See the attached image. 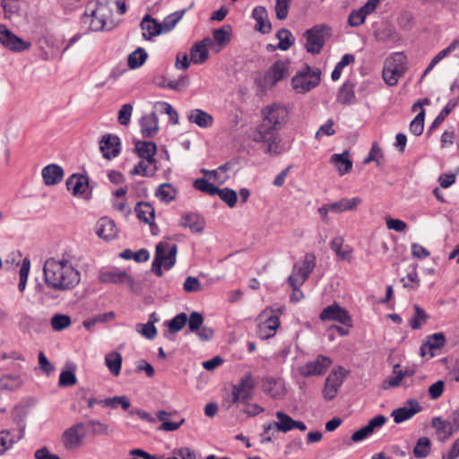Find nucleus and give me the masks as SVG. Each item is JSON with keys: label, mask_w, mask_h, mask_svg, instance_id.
<instances>
[{"label": "nucleus", "mask_w": 459, "mask_h": 459, "mask_svg": "<svg viewBox=\"0 0 459 459\" xmlns=\"http://www.w3.org/2000/svg\"><path fill=\"white\" fill-rule=\"evenodd\" d=\"M414 315L409 321V325L416 330L420 329L423 324H425L428 315L425 313V311L419 306L414 305Z\"/></svg>", "instance_id": "49"}, {"label": "nucleus", "mask_w": 459, "mask_h": 459, "mask_svg": "<svg viewBox=\"0 0 459 459\" xmlns=\"http://www.w3.org/2000/svg\"><path fill=\"white\" fill-rule=\"evenodd\" d=\"M141 133L145 138L153 137L159 129L158 117L154 112L144 115L140 120Z\"/></svg>", "instance_id": "28"}, {"label": "nucleus", "mask_w": 459, "mask_h": 459, "mask_svg": "<svg viewBox=\"0 0 459 459\" xmlns=\"http://www.w3.org/2000/svg\"><path fill=\"white\" fill-rule=\"evenodd\" d=\"M276 418L279 420L273 423L274 428L281 432L286 433L293 429L294 420L290 416L284 413L283 411H277Z\"/></svg>", "instance_id": "45"}, {"label": "nucleus", "mask_w": 459, "mask_h": 459, "mask_svg": "<svg viewBox=\"0 0 459 459\" xmlns=\"http://www.w3.org/2000/svg\"><path fill=\"white\" fill-rule=\"evenodd\" d=\"M332 359L329 357L319 355L314 360H309L299 368V372L305 377L312 376H320L332 365Z\"/></svg>", "instance_id": "13"}, {"label": "nucleus", "mask_w": 459, "mask_h": 459, "mask_svg": "<svg viewBox=\"0 0 459 459\" xmlns=\"http://www.w3.org/2000/svg\"><path fill=\"white\" fill-rule=\"evenodd\" d=\"M193 186L195 189L206 193L210 195H215L218 192V187L209 183L204 178H197L194 181Z\"/></svg>", "instance_id": "54"}, {"label": "nucleus", "mask_w": 459, "mask_h": 459, "mask_svg": "<svg viewBox=\"0 0 459 459\" xmlns=\"http://www.w3.org/2000/svg\"><path fill=\"white\" fill-rule=\"evenodd\" d=\"M99 280L104 283H126L132 290L134 289L135 285L134 280L124 271L101 272L99 275Z\"/></svg>", "instance_id": "18"}, {"label": "nucleus", "mask_w": 459, "mask_h": 459, "mask_svg": "<svg viewBox=\"0 0 459 459\" xmlns=\"http://www.w3.org/2000/svg\"><path fill=\"white\" fill-rule=\"evenodd\" d=\"M213 46V40L211 38H204L196 42L190 50V60L194 64H203L209 57V48Z\"/></svg>", "instance_id": "17"}, {"label": "nucleus", "mask_w": 459, "mask_h": 459, "mask_svg": "<svg viewBox=\"0 0 459 459\" xmlns=\"http://www.w3.org/2000/svg\"><path fill=\"white\" fill-rule=\"evenodd\" d=\"M182 228H187L192 232H202L204 229L205 221L203 217L195 212L184 213L178 222Z\"/></svg>", "instance_id": "24"}, {"label": "nucleus", "mask_w": 459, "mask_h": 459, "mask_svg": "<svg viewBox=\"0 0 459 459\" xmlns=\"http://www.w3.org/2000/svg\"><path fill=\"white\" fill-rule=\"evenodd\" d=\"M254 141L256 143H266L267 148L265 152L271 155H279L284 152V148L281 144V140L277 132L268 131V134L264 136L260 134L259 130H256L254 134Z\"/></svg>", "instance_id": "14"}, {"label": "nucleus", "mask_w": 459, "mask_h": 459, "mask_svg": "<svg viewBox=\"0 0 459 459\" xmlns=\"http://www.w3.org/2000/svg\"><path fill=\"white\" fill-rule=\"evenodd\" d=\"M22 385V377L19 375L7 374L0 377V390L13 391Z\"/></svg>", "instance_id": "42"}, {"label": "nucleus", "mask_w": 459, "mask_h": 459, "mask_svg": "<svg viewBox=\"0 0 459 459\" xmlns=\"http://www.w3.org/2000/svg\"><path fill=\"white\" fill-rule=\"evenodd\" d=\"M344 239L342 237H335L330 242L331 249L335 253L336 256L340 260H351L352 249L346 246L343 248Z\"/></svg>", "instance_id": "38"}, {"label": "nucleus", "mask_w": 459, "mask_h": 459, "mask_svg": "<svg viewBox=\"0 0 459 459\" xmlns=\"http://www.w3.org/2000/svg\"><path fill=\"white\" fill-rule=\"evenodd\" d=\"M255 388V381L250 372L244 374L238 382L232 385L222 400V406L227 410L231 409L234 405L247 403L254 397Z\"/></svg>", "instance_id": "2"}, {"label": "nucleus", "mask_w": 459, "mask_h": 459, "mask_svg": "<svg viewBox=\"0 0 459 459\" xmlns=\"http://www.w3.org/2000/svg\"><path fill=\"white\" fill-rule=\"evenodd\" d=\"M185 10L175 12L164 18L162 22L160 23L161 32L167 33L175 28L177 23L182 19Z\"/></svg>", "instance_id": "48"}, {"label": "nucleus", "mask_w": 459, "mask_h": 459, "mask_svg": "<svg viewBox=\"0 0 459 459\" xmlns=\"http://www.w3.org/2000/svg\"><path fill=\"white\" fill-rule=\"evenodd\" d=\"M262 388L265 394L273 399H281L285 395V385L281 378H264Z\"/></svg>", "instance_id": "23"}, {"label": "nucleus", "mask_w": 459, "mask_h": 459, "mask_svg": "<svg viewBox=\"0 0 459 459\" xmlns=\"http://www.w3.org/2000/svg\"><path fill=\"white\" fill-rule=\"evenodd\" d=\"M0 44L13 52L28 50L31 43L13 33L5 25H0Z\"/></svg>", "instance_id": "11"}, {"label": "nucleus", "mask_w": 459, "mask_h": 459, "mask_svg": "<svg viewBox=\"0 0 459 459\" xmlns=\"http://www.w3.org/2000/svg\"><path fill=\"white\" fill-rule=\"evenodd\" d=\"M276 38L279 40L278 48L286 51L290 48V47L295 42V38L292 33L287 29H281L276 33Z\"/></svg>", "instance_id": "46"}, {"label": "nucleus", "mask_w": 459, "mask_h": 459, "mask_svg": "<svg viewBox=\"0 0 459 459\" xmlns=\"http://www.w3.org/2000/svg\"><path fill=\"white\" fill-rule=\"evenodd\" d=\"M178 247L174 243L161 241L155 248V257L152 262V270L159 277L162 276V267L166 270L171 269L177 259Z\"/></svg>", "instance_id": "6"}, {"label": "nucleus", "mask_w": 459, "mask_h": 459, "mask_svg": "<svg viewBox=\"0 0 459 459\" xmlns=\"http://www.w3.org/2000/svg\"><path fill=\"white\" fill-rule=\"evenodd\" d=\"M86 436L87 430L84 423L77 422L63 432L61 442L66 450L75 451L82 446Z\"/></svg>", "instance_id": "9"}, {"label": "nucleus", "mask_w": 459, "mask_h": 459, "mask_svg": "<svg viewBox=\"0 0 459 459\" xmlns=\"http://www.w3.org/2000/svg\"><path fill=\"white\" fill-rule=\"evenodd\" d=\"M330 161L337 169L341 176L348 173L352 168V162L349 158V152L347 151L340 154H333Z\"/></svg>", "instance_id": "35"}, {"label": "nucleus", "mask_w": 459, "mask_h": 459, "mask_svg": "<svg viewBox=\"0 0 459 459\" xmlns=\"http://www.w3.org/2000/svg\"><path fill=\"white\" fill-rule=\"evenodd\" d=\"M446 336L443 333H436L429 335L426 342L420 347V355L426 356L429 354L430 357L435 356V351L443 348L446 344Z\"/></svg>", "instance_id": "20"}, {"label": "nucleus", "mask_w": 459, "mask_h": 459, "mask_svg": "<svg viewBox=\"0 0 459 459\" xmlns=\"http://www.w3.org/2000/svg\"><path fill=\"white\" fill-rule=\"evenodd\" d=\"M319 318L322 321H336L347 327L352 325L349 312L336 302L325 307L320 313Z\"/></svg>", "instance_id": "12"}, {"label": "nucleus", "mask_w": 459, "mask_h": 459, "mask_svg": "<svg viewBox=\"0 0 459 459\" xmlns=\"http://www.w3.org/2000/svg\"><path fill=\"white\" fill-rule=\"evenodd\" d=\"M217 195L220 196V198L225 202L230 208L234 207L237 203V193L228 187L220 189L218 188Z\"/></svg>", "instance_id": "55"}, {"label": "nucleus", "mask_w": 459, "mask_h": 459, "mask_svg": "<svg viewBox=\"0 0 459 459\" xmlns=\"http://www.w3.org/2000/svg\"><path fill=\"white\" fill-rule=\"evenodd\" d=\"M403 285L406 289L416 290L420 285V278L416 268L413 267L412 270L408 273L406 277L401 279Z\"/></svg>", "instance_id": "56"}, {"label": "nucleus", "mask_w": 459, "mask_h": 459, "mask_svg": "<svg viewBox=\"0 0 459 459\" xmlns=\"http://www.w3.org/2000/svg\"><path fill=\"white\" fill-rule=\"evenodd\" d=\"M105 364L113 376H118L122 366V355L117 351L108 353L105 357Z\"/></svg>", "instance_id": "41"}, {"label": "nucleus", "mask_w": 459, "mask_h": 459, "mask_svg": "<svg viewBox=\"0 0 459 459\" xmlns=\"http://www.w3.org/2000/svg\"><path fill=\"white\" fill-rule=\"evenodd\" d=\"M252 17L255 20V30L267 34L272 30V25L268 19V13L264 6H256L252 12Z\"/></svg>", "instance_id": "29"}, {"label": "nucleus", "mask_w": 459, "mask_h": 459, "mask_svg": "<svg viewBox=\"0 0 459 459\" xmlns=\"http://www.w3.org/2000/svg\"><path fill=\"white\" fill-rule=\"evenodd\" d=\"M157 161L149 162L148 160L142 159L130 171L132 176L152 177L157 171Z\"/></svg>", "instance_id": "40"}, {"label": "nucleus", "mask_w": 459, "mask_h": 459, "mask_svg": "<svg viewBox=\"0 0 459 459\" xmlns=\"http://www.w3.org/2000/svg\"><path fill=\"white\" fill-rule=\"evenodd\" d=\"M431 450V441L427 437H421L418 439L414 448L413 455L418 459L427 457Z\"/></svg>", "instance_id": "44"}, {"label": "nucleus", "mask_w": 459, "mask_h": 459, "mask_svg": "<svg viewBox=\"0 0 459 459\" xmlns=\"http://www.w3.org/2000/svg\"><path fill=\"white\" fill-rule=\"evenodd\" d=\"M400 366L398 364L394 367V373L395 376L389 377L383 382L384 389L394 388L400 385L402 380L405 377V373H400L398 370Z\"/></svg>", "instance_id": "52"}, {"label": "nucleus", "mask_w": 459, "mask_h": 459, "mask_svg": "<svg viewBox=\"0 0 459 459\" xmlns=\"http://www.w3.org/2000/svg\"><path fill=\"white\" fill-rule=\"evenodd\" d=\"M100 149L104 158L110 160L118 155L120 152V140L112 134L104 135L100 141Z\"/></svg>", "instance_id": "19"}, {"label": "nucleus", "mask_w": 459, "mask_h": 459, "mask_svg": "<svg viewBox=\"0 0 459 459\" xmlns=\"http://www.w3.org/2000/svg\"><path fill=\"white\" fill-rule=\"evenodd\" d=\"M424 118L425 110L421 109V111L414 117V119L410 124V131L411 134L419 136L423 133Z\"/></svg>", "instance_id": "53"}, {"label": "nucleus", "mask_w": 459, "mask_h": 459, "mask_svg": "<svg viewBox=\"0 0 459 459\" xmlns=\"http://www.w3.org/2000/svg\"><path fill=\"white\" fill-rule=\"evenodd\" d=\"M316 255L313 253H307L302 263L294 264L293 269L298 272L299 275L307 280L316 266Z\"/></svg>", "instance_id": "36"}, {"label": "nucleus", "mask_w": 459, "mask_h": 459, "mask_svg": "<svg viewBox=\"0 0 459 459\" xmlns=\"http://www.w3.org/2000/svg\"><path fill=\"white\" fill-rule=\"evenodd\" d=\"M330 36L331 29L329 26L325 24L313 26L304 33L306 50L313 55L319 54Z\"/></svg>", "instance_id": "8"}, {"label": "nucleus", "mask_w": 459, "mask_h": 459, "mask_svg": "<svg viewBox=\"0 0 459 459\" xmlns=\"http://www.w3.org/2000/svg\"><path fill=\"white\" fill-rule=\"evenodd\" d=\"M88 186V178L83 175L73 174L66 180V187L74 196L85 194Z\"/></svg>", "instance_id": "25"}, {"label": "nucleus", "mask_w": 459, "mask_h": 459, "mask_svg": "<svg viewBox=\"0 0 459 459\" xmlns=\"http://www.w3.org/2000/svg\"><path fill=\"white\" fill-rule=\"evenodd\" d=\"M186 117L189 122L195 124L201 128H209L212 126L214 122L213 117L211 114L200 108L189 110Z\"/></svg>", "instance_id": "26"}, {"label": "nucleus", "mask_w": 459, "mask_h": 459, "mask_svg": "<svg viewBox=\"0 0 459 459\" xmlns=\"http://www.w3.org/2000/svg\"><path fill=\"white\" fill-rule=\"evenodd\" d=\"M147 52L143 48H138L134 52H132L127 58L128 66L131 69H135L140 67L144 64L147 59Z\"/></svg>", "instance_id": "47"}, {"label": "nucleus", "mask_w": 459, "mask_h": 459, "mask_svg": "<svg viewBox=\"0 0 459 459\" xmlns=\"http://www.w3.org/2000/svg\"><path fill=\"white\" fill-rule=\"evenodd\" d=\"M337 100L342 104H351L355 101L353 83L346 82L342 84L338 92Z\"/></svg>", "instance_id": "43"}, {"label": "nucleus", "mask_w": 459, "mask_h": 459, "mask_svg": "<svg viewBox=\"0 0 459 459\" xmlns=\"http://www.w3.org/2000/svg\"><path fill=\"white\" fill-rule=\"evenodd\" d=\"M41 175L44 184L49 186L60 183L65 177V172L61 166L52 163L42 169Z\"/></svg>", "instance_id": "22"}, {"label": "nucleus", "mask_w": 459, "mask_h": 459, "mask_svg": "<svg viewBox=\"0 0 459 459\" xmlns=\"http://www.w3.org/2000/svg\"><path fill=\"white\" fill-rule=\"evenodd\" d=\"M289 111L284 105L279 103H273L266 106L262 110V124L258 126L257 130L260 134H268V131L277 132L287 122Z\"/></svg>", "instance_id": "3"}, {"label": "nucleus", "mask_w": 459, "mask_h": 459, "mask_svg": "<svg viewBox=\"0 0 459 459\" xmlns=\"http://www.w3.org/2000/svg\"><path fill=\"white\" fill-rule=\"evenodd\" d=\"M321 81V71L305 65L292 78L291 84L298 93H306L316 88Z\"/></svg>", "instance_id": "7"}, {"label": "nucleus", "mask_w": 459, "mask_h": 459, "mask_svg": "<svg viewBox=\"0 0 459 459\" xmlns=\"http://www.w3.org/2000/svg\"><path fill=\"white\" fill-rule=\"evenodd\" d=\"M140 26L143 30V37L146 40H151L162 33L160 23L151 15H145Z\"/></svg>", "instance_id": "30"}, {"label": "nucleus", "mask_w": 459, "mask_h": 459, "mask_svg": "<svg viewBox=\"0 0 459 459\" xmlns=\"http://www.w3.org/2000/svg\"><path fill=\"white\" fill-rule=\"evenodd\" d=\"M96 232L98 236L105 240H110L117 237V229L114 221L109 218H100L96 226Z\"/></svg>", "instance_id": "27"}, {"label": "nucleus", "mask_w": 459, "mask_h": 459, "mask_svg": "<svg viewBox=\"0 0 459 459\" xmlns=\"http://www.w3.org/2000/svg\"><path fill=\"white\" fill-rule=\"evenodd\" d=\"M407 69L406 56L402 52L393 53L384 63L383 79L387 85L395 86Z\"/></svg>", "instance_id": "5"}, {"label": "nucleus", "mask_w": 459, "mask_h": 459, "mask_svg": "<svg viewBox=\"0 0 459 459\" xmlns=\"http://www.w3.org/2000/svg\"><path fill=\"white\" fill-rule=\"evenodd\" d=\"M456 106V102L450 100L446 107L440 111L438 116L435 118L432 125L429 127V130H433L436 127H437L445 119L446 117L451 113L453 108Z\"/></svg>", "instance_id": "58"}, {"label": "nucleus", "mask_w": 459, "mask_h": 459, "mask_svg": "<svg viewBox=\"0 0 459 459\" xmlns=\"http://www.w3.org/2000/svg\"><path fill=\"white\" fill-rule=\"evenodd\" d=\"M178 195V190L177 188L169 184V183H163L160 184L156 191H155V196L162 203L169 204L176 199Z\"/></svg>", "instance_id": "37"}, {"label": "nucleus", "mask_w": 459, "mask_h": 459, "mask_svg": "<svg viewBox=\"0 0 459 459\" xmlns=\"http://www.w3.org/2000/svg\"><path fill=\"white\" fill-rule=\"evenodd\" d=\"M69 316L56 314L51 318V326L55 331H62L71 325Z\"/></svg>", "instance_id": "51"}, {"label": "nucleus", "mask_w": 459, "mask_h": 459, "mask_svg": "<svg viewBox=\"0 0 459 459\" xmlns=\"http://www.w3.org/2000/svg\"><path fill=\"white\" fill-rule=\"evenodd\" d=\"M135 152L141 159L148 160L149 162L157 161L154 158L157 146L153 142L136 141Z\"/></svg>", "instance_id": "33"}, {"label": "nucleus", "mask_w": 459, "mask_h": 459, "mask_svg": "<svg viewBox=\"0 0 459 459\" xmlns=\"http://www.w3.org/2000/svg\"><path fill=\"white\" fill-rule=\"evenodd\" d=\"M76 377L72 371H62L59 376L58 385L60 386H71L76 384Z\"/></svg>", "instance_id": "63"}, {"label": "nucleus", "mask_w": 459, "mask_h": 459, "mask_svg": "<svg viewBox=\"0 0 459 459\" xmlns=\"http://www.w3.org/2000/svg\"><path fill=\"white\" fill-rule=\"evenodd\" d=\"M263 317H264V319H262L259 323V334L261 338L268 339L275 334L280 325V320L275 315L267 316L266 311L262 315V318Z\"/></svg>", "instance_id": "21"}, {"label": "nucleus", "mask_w": 459, "mask_h": 459, "mask_svg": "<svg viewBox=\"0 0 459 459\" xmlns=\"http://www.w3.org/2000/svg\"><path fill=\"white\" fill-rule=\"evenodd\" d=\"M361 198L356 196L352 198H342L337 202L330 203L331 212L341 213L346 211H355L361 204Z\"/></svg>", "instance_id": "32"}, {"label": "nucleus", "mask_w": 459, "mask_h": 459, "mask_svg": "<svg viewBox=\"0 0 459 459\" xmlns=\"http://www.w3.org/2000/svg\"><path fill=\"white\" fill-rule=\"evenodd\" d=\"M458 47H459V39H455L451 42V44L447 48H444L437 55H436L434 56V58L432 59V61L434 62V64L439 63L443 58H445L446 56H448L453 51H455Z\"/></svg>", "instance_id": "61"}, {"label": "nucleus", "mask_w": 459, "mask_h": 459, "mask_svg": "<svg viewBox=\"0 0 459 459\" xmlns=\"http://www.w3.org/2000/svg\"><path fill=\"white\" fill-rule=\"evenodd\" d=\"M365 19V14L359 9L353 10L349 15L348 23L351 27H358L364 23Z\"/></svg>", "instance_id": "64"}, {"label": "nucleus", "mask_w": 459, "mask_h": 459, "mask_svg": "<svg viewBox=\"0 0 459 459\" xmlns=\"http://www.w3.org/2000/svg\"><path fill=\"white\" fill-rule=\"evenodd\" d=\"M287 73V65L284 62H275L267 71L263 78L262 86L264 88H272L279 81L282 80Z\"/></svg>", "instance_id": "16"}, {"label": "nucleus", "mask_w": 459, "mask_h": 459, "mask_svg": "<svg viewBox=\"0 0 459 459\" xmlns=\"http://www.w3.org/2000/svg\"><path fill=\"white\" fill-rule=\"evenodd\" d=\"M136 331L145 338L152 340L157 335V329L153 325V322H148L146 324H138L136 325Z\"/></svg>", "instance_id": "57"}, {"label": "nucleus", "mask_w": 459, "mask_h": 459, "mask_svg": "<svg viewBox=\"0 0 459 459\" xmlns=\"http://www.w3.org/2000/svg\"><path fill=\"white\" fill-rule=\"evenodd\" d=\"M187 323V316L186 313H179L171 320L167 322L169 331L171 333L179 332Z\"/></svg>", "instance_id": "50"}, {"label": "nucleus", "mask_w": 459, "mask_h": 459, "mask_svg": "<svg viewBox=\"0 0 459 459\" xmlns=\"http://www.w3.org/2000/svg\"><path fill=\"white\" fill-rule=\"evenodd\" d=\"M346 377V371L342 367L334 368L325 379L323 389V396L325 399L333 400L339 391Z\"/></svg>", "instance_id": "10"}, {"label": "nucleus", "mask_w": 459, "mask_h": 459, "mask_svg": "<svg viewBox=\"0 0 459 459\" xmlns=\"http://www.w3.org/2000/svg\"><path fill=\"white\" fill-rule=\"evenodd\" d=\"M109 17L110 10L106 4L90 2L82 16V24L87 30L100 31L105 28Z\"/></svg>", "instance_id": "4"}, {"label": "nucleus", "mask_w": 459, "mask_h": 459, "mask_svg": "<svg viewBox=\"0 0 459 459\" xmlns=\"http://www.w3.org/2000/svg\"><path fill=\"white\" fill-rule=\"evenodd\" d=\"M134 212L137 218L149 225H152L155 219V210L149 203L139 202L137 203Z\"/></svg>", "instance_id": "34"}, {"label": "nucleus", "mask_w": 459, "mask_h": 459, "mask_svg": "<svg viewBox=\"0 0 459 459\" xmlns=\"http://www.w3.org/2000/svg\"><path fill=\"white\" fill-rule=\"evenodd\" d=\"M177 411H157V419L161 422V425L160 426L159 429L162 431H175L180 428L181 425L184 424L185 419L182 418L178 422H171L167 420V417L172 416L173 414H176Z\"/></svg>", "instance_id": "39"}, {"label": "nucleus", "mask_w": 459, "mask_h": 459, "mask_svg": "<svg viewBox=\"0 0 459 459\" xmlns=\"http://www.w3.org/2000/svg\"><path fill=\"white\" fill-rule=\"evenodd\" d=\"M421 411V406L415 399L408 400L403 407L394 410L391 416L395 423H402L411 419L415 414Z\"/></svg>", "instance_id": "15"}, {"label": "nucleus", "mask_w": 459, "mask_h": 459, "mask_svg": "<svg viewBox=\"0 0 459 459\" xmlns=\"http://www.w3.org/2000/svg\"><path fill=\"white\" fill-rule=\"evenodd\" d=\"M133 112V106L129 103L124 104L118 111L117 120L122 126H127L130 122Z\"/></svg>", "instance_id": "60"}, {"label": "nucleus", "mask_w": 459, "mask_h": 459, "mask_svg": "<svg viewBox=\"0 0 459 459\" xmlns=\"http://www.w3.org/2000/svg\"><path fill=\"white\" fill-rule=\"evenodd\" d=\"M189 330L193 333H196L203 325L204 317L198 312H192L187 318Z\"/></svg>", "instance_id": "59"}, {"label": "nucleus", "mask_w": 459, "mask_h": 459, "mask_svg": "<svg viewBox=\"0 0 459 459\" xmlns=\"http://www.w3.org/2000/svg\"><path fill=\"white\" fill-rule=\"evenodd\" d=\"M213 42L215 41L221 46H225L230 41V32L224 28L217 29L213 31Z\"/></svg>", "instance_id": "62"}, {"label": "nucleus", "mask_w": 459, "mask_h": 459, "mask_svg": "<svg viewBox=\"0 0 459 459\" xmlns=\"http://www.w3.org/2000/svg\"><path fill=\"white\" fill-rule=\"evenodd\" d=\"M432 427L436 429L440 441L447 440L456 430L453 428L449 420H445L441 417L432 419Z\"/></svg>", "instance_id": "31"}, {"label": "nucleus", "mask_w": 459, "mask_h": 459, "mask_svg": "<svg viewBox=\"0 0 459 459\" xmlns=\"http://www.w3.org/2000/svg\"><path fill=\"white\" fill-rule=\"evenodd\" d=\"M80 259L72 251H65L48 258L43 264V281L55 292H68L79 286L82 273Z\"/></svg>", "instance_id": "1"}]
</instances>
